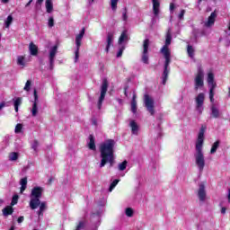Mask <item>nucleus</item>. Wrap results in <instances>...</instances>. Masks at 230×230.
Segmentation results:
<instances>
[{"label": "nucleus", "instance_id": "nucleus-27", "mask_svg": "<svg viewBox=\"0 0 230 230\" xmlns=\"http://www.w3.org/2000/svg\"><path fill=\"white\" fill-rule=\"evenodd\" d=\"M187 53L190 58H193V57H195V49H193V46L188 45Z\"/></svg>", "mask_w": 230, "mask_h": 230}, {"label": "nucleus", "instance_id": "nucleus-38", "mask_svg": "<svg viewBox=\"0 0 230 230\" xmlns=\"http://www.w3.org/2000/svg\"><path fill=\"white\" fill-rule=\"evenodd\" d=\"M21 130H22V124H17L14 128L15 134H20Z\"/></svg>", "mask_w": 230, "mask_h": 230}, {"label": "nucleus", "instance_id": "nucleus-37", "mask_svg": "<svg viewBox=\"0 0 230 230\" xmlns=\"http://www.w3.org/2000/svg\"><path fill=\"white\" fill-rule=\"evenodd\" d=\"M17 64L18 66H24V57L19 56L17 58Z\"/></svg>", "mask_w": 230, "mask_h": 230}, {"label": "nucleus", "instance_id": "nucleus-50", "mask_svg": "<svg viewBox=\"0 0 230 230\" xmlns=\"http://www.w3.org/2000/svg\"><path fill=\"white\" fill-rule=\"evenodd\" d=\"M173 10H175V4L171 3L170 4V12H171V13H173Z\"/></svg>", "mask_w": 230, "mask_h": 230}, {"label": "nucleus", "instance_id": "nucleus-21", "mask_svg": "<svg viewBox=\"0 0 230 230\" xmlns=\"http://www.w3.org/2000/svg\"><path fill=\"white\" fill-rule=\"evenodd\" d=\"M40 211H38V215L39 217H42V215H44V210L47 209V203L45 201L40 202Z\"/></svg>", "mask_w": 230, "mask_h": 230}, {"label": "nucleus", "instance_id": "nucleus-16", "mask_svg": "<svg viewBox=\"0 0 230 230\" xmlns=\"http://www.w3.org/2000/svg\"><path fill=\"white\" fill-rule=\"evenodd\" d=\"M153 2V12L155 17L159 15V8L161 6V4L159 3V0H152Z\"/></svg>", "mask_w": 230, "mask_h": 230}, {"label": "nucleus", "instance_id": "nucleus-4", "mask_svg": "<svg viewBox=\"0 0 230 230\" xmlns=\"http://www.w3.org/2000/svg\"><path fill=\"white\" fill-rule=\"evenodd\" d=\"M44 189L42 187H34L31 190L30 198V208L31 209H37L40 206V199L42 198V192Z\"/></svg>", "mask_w": 230, "mask_h": 230}, {"label": "nucleus", "instance_id": "nucleus-14", "mask_svg": "<svg viewBox=\"0 0 230 230\" xmlns=\"http://www.w3.org/2000/svg\"><path fill=\"white\" fill-rule=\"evenodd\" d=\"M113 42H114V32H108L107 38H106V48H105L106 53H109L111 49V46H113Z\"/></svg>", "mask_w": 230, "mask_h": 230}, {"label": "nucleus", "instance_id": "nucleus-59", "mask_svg": "<svg viewBox=\"0 0 230 230\" xmlns=\"http://www.w3.org/2000/svg\"><path fill=\"white\" fill-rule=\"evenodd\" d=\"M131 102H137L136 101V93L133 94L132 101Z\"/></svg>", "mask_w": 230, "mask_h": 230}, {"label": "nucleus", "instance_id": "nucleus-57", "mask_svg": "<svg viewBox=\"0 0 230 230\" xmlns=\"http://www.w3.org/2000/svg\"><path fill=\"white\" fill-rule=\"evenodd\" d=\"M228 202L230 204V189H228V195H227Z\"/></svg>", "mask_w": 230, "mask_h": 230}, {"label": "nucleus", "instance_id": "nucleus-9", "mask_svg": "<svg viewBox=\"0 0 230 230\" xmlns=\"http://www.w3.org/2000/svg\"><path fill=\"white\" fill-rule=\"evenodd\" d=\"M204 100H206L204 93H199L196 97V111L199 114H202L204 111Z\"/></svg>", "mask_w": 230, "mask_h": 230}, {"label": "nucleus", "instance_id": "nucleus-23", "mask_svg": "<svg viewBox=\"0 0 230 230\" xmlns=\"http://www.w3.org/2000/svg\"><path fill=\"white\" fill-rule=\"evenodd\" d=\"M215 19H217V13H215V12H213V13H211L210 16L208 17L206 26H211V25L215 24Z\"/></svg>", "mask_w": 230, "mask_h": 230}, {"label": "nucleus", "instance_id": "nucleus-58", "mask_svg": "<svg viewBox=\"0 0 230 230\" xmlns=\"http://www.w3.org/2000/svg\"><path fill=\"white\" fill-rule=\"evenodd\" d=\"M211 103H215V97H209Z\"/></svg>", "mask_w": 230, "mask_h": 230}, {"label": "nucleus", "instance_id": "nucleus-10", "mask_svg": "<svg viewBox=\"0 0 230 230\" xmlns=\"http://www.w3.org/2000/svg\"><path fill=\"white\" fill-rule=\"evenodd\" d=\"M150 46V40L146 39L143 41V52H142V62L144 64H149L148 62V47Z\"/></svg>", "mask_w": 230, "mask_h": 230}, {"label": "nucleus", "instance_id": "nucleus-54", "mask_svg": "<svg viewBox=\"0 0 230 230\" xmlns=\"http://www.w3.org/2000/svg\"><path fill=\"white\" fill-rule=\"evenodd\" d=\"M215 97V90H209V98Z\"/></svg>", "mask_w": 230, "mask_h": 230}, {"label": "nucleus", "instance_id": "nucleus-43", "mask_svg": "<svg viewBox=\"0 0 230 230\" xmlns=\"http://www.w3.org/2000/svg\"><path fill=\"white\" fill-rule=\"evenodd\" d=\"M132 215H134V210H132L130 208H126V216L132 217Z\"/></svg>", "mask_w": 230, "mask_h": 230}, {"label": "nucleus", "instance_id": "nucleus-49", "mask_svg": "<svg viewBox=\"0 0 230 230\" xmlns=\"http://www.w3.org/2000/svg\"><path fill=\"white\" fill-rule=\"evenodd\" d=\"M91 218H95L97 222H100V216L98 214H92Z\"/></svg>", "mask_w": 230, "mask_h": 230}, {"label": "nucleus", "instance_id": "nucleus-46", "mask_svg": "<svg viewBox=\"0 0 230 230\" xmlns=\"http://www.w3.org/2000/svg\"><path fill=\"white\" fill-rule=\"evenodd\" d=\"M209 91H215L217 88V83H208Z\"/></svg>", "mask_w": 230, "mask_h": 230}, {"label": "nucleus", "instance_id": "nucleus-47", "mask_svg": "<svg viewBox=\"0 0 230 230\" xmlns=\"http://www.w3.org/2000/svg\"><path fill=\"white\" fill-rule=\"evenodd\" d=\"M17 200H19V196H13V199H12V202H11V205L15 206V204H17Z\"/></svg>", "mask_w": 230, "mask_h": 230}, {"label": "nucleus", "instance_id": "nucleus-55", "mask_svg": "<svg viewBox=\"0 0 230 230\" xmlns=\"http://www.w3.org/2000/svg\"><path fill=\"white\" fill-rule=\"evenodd\" d=\"M226 208L225 207H223V208H221V213H222V215H226Z\"/></svg>", "mask_w": 230, "mask_h": 230}, {"label": "nucleus", "instance_id": "nucleus-53", "mask_svg": "<svg viewBox=\"0 0 230 230\" xmlns=\"http://www.w3.org/2000/svg\"><path fill=\"white\" fill-rule=\"evenodd\" d=\"M4 107H6V103L4 102L0 103V111H3V109H4Z\"/></svg>", "mask_w": 230, "mask_h": 230}, {"label": "nucleus", "instance_id": "nucleus-15", "mask_svg": "<svg viewBox=\"0 0 230 230\" xmlns=\"http://www.w3.org/2000/svg\"><path fill=\"white\" fill-rule=\"evenodd\" d=\"M129 127L131 128V134L137 136V133L139 132V126L137 125V122H136V120H131L129 122Z\"/></svg>", "mask_w": 230, "mask_h": 230}, {"label": "nucleus", "instance_id": "nucleus-29", "mask_svg": "<svg viewBox=\"0 0 230 230\" xmlns=\"http://www.w3.org/2000/svg\"><path fill=\"white\" fill-rule=\"evenodd\" d=\"M13 22V16L8 15L6 20H5V28H10V24Z\"/></svg>", "mask_w": 230, "mask_h": 230}, {"label": "nucleus", "instance_id": "nucleus-63", "mask_svg": "<svg viewBox=\"0 0 230 230\" xmlns=\"http://www.w3.org/2000/svg\"><path fill=\"white\" fill-rule=\"evenodd\" d=\"M10 230H15V226H11Z\"/></svg>", "mask_w": 230, "mask_h": 230}, {"label": "nucleus", "instance_id": "nucleus-26", "mask_svg": "<svg viewBox=\"0 0 230 230\" xmlns=\"http://www.w3.org/2000/svg\"><path fill=\"white\" fill-rule=\"evenodd\" d=\"M218 146H220V140H217L210 149V154H217V150H218Z\"/></svg>", "mask_w": 230, "mask_h": 230}, {"label": "nucleus", "instance_id": "nucleus-45", "mask_svg": "<svg viewBox=\"0 0 230 230\" xmlns=\"http://www.w3.org/2000/svg\"><path fill=\"white\" fill-rule=\"evenodd\" d=\"M31 148H33L34 151L37 152V148H39V141L38 140L33 141Z\"/></svg>", "mask_w": 230, "mask_h": 230}, {"label": "nucleus", "instance_id": "nucleus-61", "mask_svg": "<svg viewBox=\"0 0 230 230\" xmlns=\"http://www.w3.org/2000/svg\"><path fill=\"white\" fill-rule=\"evenodd\" d=\"M10 0H2V3H4V4H6V3H8Z\"/></svg>", "mask_w": 230, "mask_h": 230}, {"label": "nucleus", "instance_id": "nucleus-62", "mask_svg": "<svg viewBox=\"0 0 230 230\" xmlns=\"http://www.w3.org/2000/svg\"><path fill=\"white\" fill-rule=\"evenodd\" d=\"M3 204H4V200L0 199V207L3 206Z\"/></svg>", "mask_w": 230, "mask_h": 230}, {"label": "nucleus", "instance_id": "nucleus-8", "mask_svg": "<svg viewBox=\"0 0 230 230\" xmlns=\"http://www.w3.org/2000/svg\"><path fill=\"white\" fill-rule=\"evenodd\" d=\"M144 103L146 105V111L151 114V116H154V114H155V110L154 109V98L146 93L144 95Z\"/></svg>", "mask_w": 230, "mask_h": 230}, {"label": "nucleus", "instance_id": "nucleus-34", "mask_svg": "<svg viewBox=\"0 0 230 230\" xmlns=\"http://www.w3.org/2000/svg\"><path fill=\"white\" fill-rule=\"evenodd\" d=\"M49 28H53L55 26V18L53 16H49L48 20Z\"/></svg>", "mask_w": 230, "mask_h": 230}, {"label": "nucleus", "instance_id": "nucleus-41", "mask_svg": "<svg viewBox=\"0 0 230 230\" xmlns=\"http://www.w3.org/2000/svg\"><path fill=\"white\" fill-rule=\"evenodd\" d=\"M184 13H186V10L182 9L178 15V19L180 21H184Z\"/></svg>", "mask_w": 230, "mask_h": 230}, {"label": "nucleus", "instance_id": "nucleus-1", "mask_svg": "<svg viewBox=\"0 0 230 230\" xmlns=\"http://www.w3.org/2000/svg\"><path fill=\"white\" fill-rule=\"evenodd\" d=\"M172 44V28H169L165 34V43L161 49V53L165 58L164 65V73L162 75V84L163 85L166 84L168 80V75H170V64L172 63V52L170 51V45Z\"/></svg>", "mask_w": 230, "mask_h": 230}, {"label": "nucleus", "instance_id": "nucleus-36", "mask_svg": "<svg viewBox=\"0 0 230 230\" xmlns=\"http://www.w3.org/2000/svg\"><path fill=\"white\" fill-rule=\"evenodd\" d=\"M118 182H119V180H114L110 186L109 191H112L115 186H118Z\"/></svg>", "mask_w": 230, "mask_h": 230}, {"label": "nucleus", "instance_id": "nucleus-11", "mask_svg": "<svg viewBox=\"0 0 230 230\" xmlns=\"http://www.w3.org/2000/svg\"><path fill=\"white\" fill-rule=\"evenodd\" d=\"M58 49V46H54L50 49L49 54V69L53 70L55 67V58L57 57V50Z\"/></svg>", "mask_w": 230, "mask_h": 230}, {"label": "nucleus", "instance_id": "nucleus-3", "mask_svg": "<svg viewBox=\"0 0 230 230\" xmlns=\"http://www.w3.org/2000/svg\"><path fill=\"white\" fill-rule=\"evenodd\" d=\"M116 145V141L114 139H108L104 143L100 146L101 152V164L100 168H103L110 163L111 166L114 164V146Z\"/></svg>", "mask_w": 230, "mask_h": 230}, {"label": "nucleus", "instance_id": "nucleus-28", "mask_svg": "<svg viewBox=\"0 0 230 230\" xmlns=\"http://www.w3.org/2000/svg\"><path fill=\"white\" fill-rule=\"evenodd\" d=\"M208 84H213L215 83V74L213 72H209L208 74V79H207Z\"/></svg>", "mask_w": 230, "mask_h": 230}, {"label": "nucleus", "instance_id": "nucleus-22", "mask_svg": "<svg viewBox=\"0 0 230 230\" xmlns=\"http://www.w3.org/2000/svg\"><path fill=\"white\" fill-rule=\"evenodd\" d=\"M20 184H21V189H20V191L21 193H23L24 190H26V187L28 186V178H22L21 181H20Z\"/></svg>", "mask_w": 230, "mask_h": 230}, {"label": "nucleus", "instance_id": "nucleus-48", "mask_svg": "<svg viewBox=\"0 0 230 230\" xmlns=\"http://www.w3.org/2000/svg\"><path fill=\"white\" fill-rule=\"evenodd\" d=\"M125 49V47H122L119 49V52L117 53V58H119L121 55H123V50Z\"/></svg>", "mask_w": 230, "mask_h": 230}, {"label": "nucleus", "instance_id": "nucleus-12", "mask_svg": "<svg viewBox=\"0 0 230 230\" xmlns=\"http://www.w3.org/2000/svg\"><path fill=\"white\" fill-rule=\"evenodd\" d=\"M33 94H34V102H33L32 109L31 112L33 118H35L39 114V107L37 106V103H39V95L37 94V90L34 89Z\"/></svg>", "mask_w": 230, "mask_h": 230}, {"label": "nucleus", "instance_id": "nucleus-31", "mask_svg": "<svg viewBox=\"0 0 230 230\" xmlns=\"http://www.w3.org/2000/svg\"><path fill=\"white\" fill-rule=\"evenodd\" d=\"M127 164H128L127 160H125L124 162L119 164V172H123V171L127 170Z\"/></svg>", "mask_w": 230, "mask_h": 230}, {"label": "nucleus", "instance_id": "nucleus-64", "mask_svg": "<svg viewBox=\"0 0 230 230\" xmlns=\"http://www.w3.org/2000/svg\"><path fill=\"white\" fill-rule=\"evenodd\" d=\"M228 96L230 98V87L228 88Z\"/></svg>", "mask_w": 230, "mask_h": 230}, {"label": "nucleus", "instance_id": "nucleus-40", "mask_svg": "<svg viewBox=\"0 0 230 230\" xmlns=\"http://www.w3.org/2000/svg\"><path fill=\"white\" fill-rule=\"evenodd\" d=\"M128 19V15L127 14V7L124 8V11L122 13V21L127 22Z\"/></svg>", "mask_w": 230, "mask_h": 230}, {"label": "nucleus", "instance_id": "nucleus-30", "mask_svg": "<svg viewBox=\"0 0 230 230\" xmlns=\"http://www.w3.org/2000/svg\"><path fill=\"white\" fill-rule=\"evenodd\" d=\"M119 0H111V7L113 12H116L118 10V2Z\"/></svg>", "mask_w": 230, "mask_h": 230}, {"label": "nucleus", "instance_id": "nucleus-52", "mask_svg": "<svg viewBox=\"0 0 230 230\" xmlns=\"http://www.w3.org/2000/svg\"><path fill=\"white\" fill-rule=\"evenodd\" d=\"M17 222H18V224H22V222H24V217H18Z\"/></svg>", "mask_w": 230, "mask_h": 230}, {"label": "nucleus", "instance_id": "nucleus-5", "mask_svg": "<svg viewBox=\"0 0 230 230\" xmlns=\"http://www.w3.org/2000/svg\"><path fill=\"white\" fill-rule=\"evenodd\" d=\"M85 35V28H83L79 34L75 36V62H78L79 54H80V46H82V40Z\"/></svg>", "mask_w": 230, "mask_h": 230}, {"label": "nucleus", "instance_id": "nucleus-33", "mask_svg": "<svg viewBox=\"0 0 230 230\" xmlns=\"http://www.w3.org/2000/svg\"><path fill=\"white\" fill-rule=\"evenodd\" d=\"M21 103H22L21 98H17L14 101V111H15V112H19V105H21Z\"/></svg>", "mask_w": 230, "mask_h": 230}, {"label": "nucleus", "instance_id": "nucleus-19", "mask_svg": "<svg viewBox=\"0 0 230 230\" xmlns=\"http://www.w3.org/2000/svg\"><path fill=\"white\" fill-rule=\"evenodd\" d=\"M128 34H127V31H123L119 38V44L122 42H128Z\"/></svg>", "mask_w": 230, "mask_h": 230}, {"label": "nucleus", "instance_id": "nucleus-24", "mask_svg": "<svg viewBox=\"0 0 230 230\" xmlns=\"http://www.w3.org/2000/svg\"><path fill=\"white\" fill-rule=\"evenodd\" d=\"M2 211L4 217H8V215H12L13 213V208H12V206H7Z\"/></svg>", "mask_w": 230, "mask_h": 230}, {"label": "nucleus", "instance_id": "nucleus-25", "mask_svg": "<svg viewBox=\"0 0 230 230\" xmlns=\"http://www.w3.org/2000/svg\"><path fill=\"white\" fill-rule=\"evenodd\" d=\"M90 142L88 144V147L90 150H96V145L94 144V137L93 135H90L89 137Z\"/></svg>", "mask_w": 230, "mask_h": 230}, {"label": "nucleus", "instance_id": "nucleus-39", "mask_svg": "<svg viewBox=\"0 0 230 230\" xmlns=\"http://www.w3.org/2000/svg\"><path fill=\"white\" fill-rule=\"evenodd\" d=\"M42 3H44V0H36L35 8L40 9L42 7Z\"/></svg>", "mask_w": 230, "mask_h": 230}, {"label": "nucleus", "instance_id": "nucleus-6", "mask_svg": "<svg viewBox=\"0 0 230 230\" xmlns=\"http://www.w3.org/2000/svg\"><path fill=\"white\" fill-rule=\"evenodd\" d=\"M108 89H109V81H107V79H103L101 86V95L97 102V107L99 110L102 109V105L103 103V100H105V95L107 94Z\"/></svg>", "mask_w": 230, "mask_h": 230}, {"label": "nucleus", "instance_id": "nucleus-51", "mask_svg": "<svg viewBox=\"0 0 230 230\" xmlns=\"http://www.w3.org/2000/svg\"><path fill=\"white\" fill-rule=\"evenodd\" d=\"M92 125H94V127H98V121L96 119H92Z\"/></svg>", "mask_w": 230, "mask_h": 230}, {"label": "nucleus", "instance_id": "nucleus-32", "mask_svg": "<svg viewBox=\"0 0 230 230\" xmlns=\"http://www.w3.org/2000/svg\"><path fill=\"white\" fill-rule=\"evenodd\" d=\"M19 159V154L13 152L9 155V161H17Z\"/></svg>", "mask_w": 230, "mask_h": 230}, {"label": "nucleus", "instance_id": "nucleus-7", "mask_svg": "<svg viewBox=\"0 0 230 230\" xmlns=\"http://www.w3.org/2000/svg\"><path fill=\"white\" fill-rule=\"evenodd\" d=\"M194 82L196 91H199V87H204V70L202 69V66L198 67V73Z\"/></svg>", "mask_w": 230, "mask_h": 230}, {"label": "nucleus", "instance_id": "nucleus-60", "mask_svg": "<svg viewBox=\"0 0 230 230\" xmlns=\"http://www.w3.org/2000/svg\"><path fill=\"white\" fill-rule=\"evenodd\" d=\"M127 87H125V92H124V94H125V96H128V93H127Z\"/></svg>", "mask_w": 230, "mask_h": 230}, {"label": "nucleus", "instance_id": "nucleus-56", "mask_svg": "<svg viewBox=\"0 0 230 230\" xmlns=\"http://www.w3.org/2000/svg\"><path fill=\"white\" fill-rule=\"evenodd\" d=\"M31 3H33V0H30L27 4H26V8H28V6H30L31 4Z\"/></svg>", "mask_w": 230, "mask_h": 230}, {"label": "nucleus", "instance_id": "nucleus-35", "mask_svg": "<svg viewBox=\"0 0 230 230\" xmlns=\"http://www.w3.org/2000/svg\"><path fill=\"white\" fill-rule=\"evenodd\" d=\"M131 112H133V114L137 112V102H131Z\"/></svg>", "mask_w": 230, "mask_h": 230}, {"label": "nucleus", "instance_id": "nucleus-20", "mask_svg": "<svg viewBox=\"0 0 230 230\" xmlns=\"http://www.w3.org/2000/svg\"><path fill=\"white\" fill-rule=\"evenodd\" d=\"M45 8L47 13H51L53 12V1L46 0Z\"/></svg>", "mask_w": 230, "mask_h": 230}, {"label": "nucleus", "instance_id": "nucleus-17", "mask_svg": "<svg viewBox=\"0 0 230 230\" xmlns=\"http://www.w3.org/2000/svg\"><path fill=\"white\" fill-rule=\"evenodd\" d=\"M29 51L30 54L32 55V57H36V55H38L39 53V49L36 47L35 44H33V42H31L29 45Z\"/></svg>", "mask_w": 230, "mask_h": 230}, {"label": "nucleus", "instance_id": "nucleus-13", "mask_svg": "<svg viewBox=\"0 0 230 230\" xmlns=\"http://www.w3.org/2000/svg\"><path fill=\"white\" fill-rule=\"evenodd\" d=\"M198 197L200 202L206 201V185L204 183H200L199 186Z\"/></svg>", "mask_w": 230, "mask_h": 230}, {"label": "nucleus", "instance_id": "nucleus-42", "mask_svg": "<svg viewBox=\"0 0 230 230\" xmlns=\"http://www.w3.org/2000/svg\"><path fill=\"white\" fill-rule=\"evenodd\" d=\"M84 227H85V222L80 221L75 230H81V229H84Z\"/></svg>", "mask_w": 230, "mask_h": 230}, {"label": "nucleus", "instance_id": "nucleus-18", "mask_svg": "<svg viewBox=\"0 0 230 230\" xmlns=\"http://www.w3.org/2000/svg\"><path fill=\"white\" fill-rule=\"evenodd\" d=\"M210 110L212 118H220V111L218 108H217V106H215V104H212Z\"/></svg>", "mask_w": 230, "mask_h": 230}, {"label": "nucleus", "instance_id": "nucleus-44", "mask_svg": "<svg viewBox=\"0 0 230 230\" xmlns=\"http://www.w3.org/2000/svg\"><path fill=\"white\" fill-rule=\"evenodd\" d=\"M30 87H31V80H28L27 82H26V84H25V86H24V90L25 91H30Z\"/></svg>", "mask_w": 230, "mask_h": 230}, {"label": "nucleus", "instance_id": "nucleus-2", "mask_svg": "<svg viewBox=\"0 0 230 230\" xmlns=\"http://www.w3.org/2000/svg\"><path fill=\"white\" fill-rule=\"evenodd\" d=\"M206 126H201L196 141V152L194 153V158L199 172H204V167L206 166V158L204 157V152L202 151L204 146V134H206Z\"/></svg>", "mask_w": 230, "mask_h": 230}]
</instances>
